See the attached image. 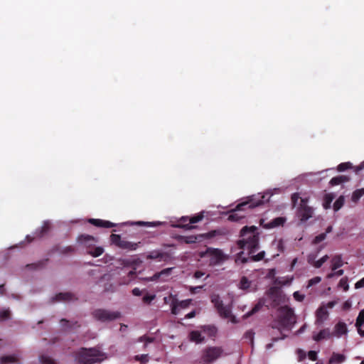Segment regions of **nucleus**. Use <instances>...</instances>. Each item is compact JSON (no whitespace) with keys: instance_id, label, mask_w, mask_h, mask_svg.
<instances>
[{"instance_id":"nucleus-1","label":"nucleus","mask_w":364,"mask_h":364,"mask_svg":"<svg viewBox=\"0 0 364 364\" xmlns=\"http://www.w3.org/2000/svg\"><path fill=\"white\" fill-rule=\"evenodd\" d=\"M282 192V189L280 188H275L269 189L265 191L264 193H257L247 197L243 201L240 203L235 208V209L230 213L228 216V220L230 221H239L240 219L245 217L244 214L240 213V212L246 210L247 208L252 209L257 206L263 204L265 202L269 200L271 196L274 194H279Z\"/></svg>"},{"instance_id":"nucleus-2","label":"nucleus","mask_w":364,"mask_h":364,"mask_svg":"<svg viewBox=\"0 0 364 364\" xmlns=\"http://www.w3.org/2000/svg\"><path fill=\"white\" fill-rule=\"evenodd\" d=\"M241 239L238 241V245L242 250L237 254L235 259L236 262H246L248 257H243L246 253L250 255L255 253L258 249L259 233L256 226L244 227L240 232Z\"/></svg>"},{"instance_id":"nucleus-3","label":"nucleus","mask_w":364,"mask_h":364,"mask_svg":"<svg viewBox=\"0 0 364 364\" xmlns=\"http://www.w3.org/2000/svg\"><path fill=\"white\" fill-rule=\"evenodd\" d=\"M107 358L105 353L97 348H82L75 355L77 364H94Z\"/></svg>"},{"instance_id":"nucleus-4","label":"nucleus","mask_w":364,"mask_h":364,"mask_svg":"<svg viewBox=\"0 0 364 364\" xmlns=\"http://www.w3.org/2000/svg\"><path fill=\"white\" fill-rule=\"evenodd\" d=\"M299 198L301 200L296 215L301 221H306L312 217L314 210L307 205L306 199L300 198L299 193H294L291 196V200L294 205Z\"/></svg>"},{"instance_id":"nucleus-5","label":"nucleus","mask_w":364,"mask_h":364,"mask_svg":"<svg viewBox=\"0 0 364 364\" xmlns=\"http://www.w3.org/2000/svg\"><path fill=\"white\" fill-rule=\"evenodd\" d=\"M201 257H205L209 260L210 264L213 266L222 264L228 258L219 249H208L205 252L201 253Z\"/></svg>"},{"instance_id":"nucleus-6","label":"nucleus","mask_w":364,"mask_h":364,"mask_svg":"<svg viewBox=\"0 0 364 364\" xmlns=\"http://www.w3.org/2000/svg\"><path fill=\"white\" fill-rule=\"evenodd\" d=\"M337 304L336 301H331L327 303H322L316 311V322L323 323L327 321L331 310Z\"/></svg>"},{"instance_id":"nucleus-7","label":"nucleus","mask_w":364,"mask_h":364,"mask_svg":"<svg viewBox=\"0 0 364 364\" xmlns=\"http://www.w3.org/2000/svg\"><path fill=\"white\" fill-rule=\"evenodd\" d=\"M222 355L223 350L220 348L212 347L206 348L200 356V363L203 364L211 363L222 356Z\"/></svg>"},{"instance_id":"nucleus-8","label":"nucleus","mask_w":364,"mask_h":364,"mask_svg":"<svg viewBox=\"0 0 364 364\" xmlns=\"http://www.w3.org/2000/svg\"><path fill=\"white\" fill-rule=\"evenodd\" d=\"M216 329L213 326H204L200 331H193L190 333V339L196 343L204 341L205 336H213L215 334Z\"/></svg>"},{"instance_id":"nucleus-9","label":"nucleus","mask_w":364,"mask_h":364,"mask_svg":"<svg viewBox=\"0 0 364 364\" xmlns=\"http://www.w3.org/2000/svg\"><path fill=\"white\" fill-rule=\"evenodd\" d=\"M203 217V212H201L197 214L196 215L192 216L191 218L188 216H183L178 220L177 223L172 224V226L191 229L193 228L191 225V224L200 222V220H202Z\"/></svg>"},{"instance_id":"nucleus-10","label":"nucleus","mask_w":364,"mask_h":364,"mask_svg":"<svg viewBox=\"0 0 364 364\" xmlns=\"http://www.w3.org/2000/svg\"><path fill=\"white\" fill-rule=\"evenodd\" d=\"M211 301L218 309L221 316L230 319L232 322H235L234 316L231 314L230 307L229 306H224L218 295H213Z\"/></svg>"},{"instance_id":"nucleus-11","label":"nucleus","mask_w":364,"mask_h":364,"mask_svg":"<svg viewBox=\"0 0 364 364\" xmlns=\"http://www.w3.org/2000/svg\"><path fill=\"white\" fill-rule=\"evenodd\" d=\"M95 317L102 321H108L116 319L119 317V313L117 311H109L107 310L99 309L95 311Z\"/></svg>"},{"instance_id":"nucleus-12","label":"nucleus","mask_w":364,"mask_h":364,"mask_svg":"<svg viewBox=\"0 0 364 364\" xmlns=\"http://www.w3.org/2000/svg\"><path fill=\"white\" fill-rule=\"evenodd\" d=\"M191 303V299H186L181 301H178L176 299H173L171 304V313L173 314H178L181 309L187 308Z\"/></svg>"},{"instance_id":"nucleus-13","label":"nucleus","mask_w":364,"mask_h":364,"mask_svg":"<svg viewBox=\"0 0 364 364\" xmlns=\"http://www.w3.org/2000/svg\"><path fill=\"white\" fill-rule=\"evenodd\" d=\"M287 219L284 217H278L274 219H273L269 223H265V220L264 219H262L260 220V225L266 229H272L275 228H278L280 226H283V225L285 223Z\"/></svg>"},{"instance_id":"nucleus-14","label":"nucleus","mask_w":364,"mask_h":364,"mask_svg":"<svg viewBox=\"0 0 364 364\" xmlns=\"http://www.w3.org/2000/svg\"><path fill=\"white\" fill-rule=\"evenodd\" d=\"M294 323V317H293V312L291 310H287L286 311V316L285 318L281 321L280 323L276 326L275 328H277L279 330L289 328L291 324Z\"/></svg>"},{"instance_id":"nucleus-15","label":"nucleus","mask_w":364,"mask_h":364,"mask_svg":"<svg viewBox=\"0 0 364 364\" xmlns=\"http://www.w3.org/2000/svg\"><path fill=\"white\" fill-rule=\"evenodd\" d=\"M348 333L347 326L345 323L339 321L334 326L333 332L332 336L336 338H341V336Z\"/></svg>"},{"instance_id":"nucleus-16","label":"nucleus","mask_w":364,"mask_h":364,"mask_svg":"<svg viewBox=\"0 0 364 364\" xmlns=\"http://www.w3.org/2000/svg\"><path fill=\"white\" fill-rule=\"evenodd\" d=\"M332 337V333L329 328L322 329L319 332L313 334V339L317 342L322 340H328Z\"/></svg>"},{"instance_id":"nucleus-17","label":"nucleus","mask_w":364,"mask_h":364,"mask_svg":"<svg viewBox=\"0 0 364 364\" xmlns=\"http://www.w3.org/2000/svg\"><path fill=\"white\" fill-rule=\"evenodd\" d=\"M239 288L242 290H245L247 291H252L256 290V286L252 284V282L250 281L247 277H243L241 278V280L239 283Z\"/></svg>"},{"instance_id":"nucleus-18","label":"nucleus","mask_w":364,"mask_h":364,"mask_svg":"<svg viewBox=\"0 0 364 364\" xmlns=\"http://www.w3.org/2000/svg\"><path fill=\"white\" fill-rule=\"evenodd\" d=\"M173 269V268L172 267L164 269L160 272L155 274L153 277H150L149 279H147V280L156 281L159 279L160 278H162L163 281H166V278L171 275Z\"/></svg>"},{"instance_id":"nucleus-19","label":"nucleus","mask_w":364,"mask_h":364,"mask_svg":"<svg viewBox=\"0 0 364 364\" xmlns=\"http://www.w3.org/2000/svg\"><path fill=\"white\" fill-rule=\"evenodd\" d=\"M89 223L97 227L112 228L116 226V224L113 223L100 219H90Z\"/></svg>"},{"instance_id":"nucleus-20","label":"nucleus","mask_w":364,"mask_h":364,"mask_svg":"<svg viewBox=\"0 0 364 364\" xmlns=\"http://www.w3.org/2000/svg\"><path fill=\"white\" fill-rule=\"evenodd\" d=\"M78 242L87 247H90L95 244L96 240L90 235H81L78 237Z\"/></svg>"},{"instance_id":"nucleus-21","label":"nucleus","mask_w":364,"mask_h":364,"mask_svg":"<svg viewBox=\"0 0 364 364\" xmlns=\"http://www.w3.org/2000/svg\"><path fill=\"white\" fill-rule=\"evenodd\" d=\"M123 224L124 225H141V226L156 227V226H159V225H161L164 224V223L159 222V221H157V222L138 221V222H135V223L127 222V223H124Z\"/></svg>"},{"instance_id":"nucleus-22","label":"nucleus","mask_w":364,"mask_h":364,"mask_svg":"<svg viewBox=\"0 0 364 364\" xmlns=\"http://www.w3.org/2000/svg\"><path fill=\"white\" fill-rule=\"evenodd\" d=\"M345 360L346 356L343 354L333 353L329 360V363L331 364H340Z\"/></svg>"},{"instance_id":"nucleus-23","label":"nucleus","mask_w":364,"mask_h":364,"mask_svg":"<svg viewBox=\"0 0 364 364\" xmlns=\"http://www.w3.org/2000/svg\"><path fill=\"white\" fill-rule=\"evenodd\" d=\"M18 361V358L15 355H5L1 358L0 363L1 364H12L16 363Z\"/></svg>"},{"instance_id":"nucleus-24","label":"nucleus","mask_w":364,"mask_h":364,"mask_svg":"<svg viewBox=\"0 0 364 364\" xmlns=\"http://www.w3.org/2000/svg\"><path fill=\"white\" fill-rule=\"evenodd\" d=\"M349 181V177L346 176H339L336 177H333L330 181V184L331 186H337L341 183L347 182Z\"/></svg>"},{"instance_id":"nucleus-25","label":"nucleus","mask_w":364,"mask_h":364,"mask_svg":"<svg viewBox=\"0 0 364 364\" xmlns=\"http://www.w3.org/2000/svg\"><path fill=\"white\" fill-rule=\"evenodd\" d=\"M119 247L129 250H135L138 247V244L122 240L120 243H119Z\"/></svg>"},{"instance_id":"nucleus-26","label":"nucleus","mask_w":364,"mask_h":364,"mask_svg":"<svg viewBox=\"0 0 364 364\" xmlns=\"http://www.w3.org/2000/svg\"><path fill=\"white\" fill-rule=\"evenodd\" d=\"M328 255H324L321 259H319L318 260H315V261L314 259H312L311 257H309V262L311 265H313L314 267L319 268L323 265V263H325L328 260Z\"/></svg>"},{"instance_id":"nucleus-27","label":"nucleus","mask_w":364,"mask_h":364,"mask_svg":"<svg viewBox=\"0 0 364 364\" xmlns=\"http://www.w3.org/2000/svg\"><path fill=\"white\" fill-rule=\"evenodd\" d=\"M343 265L342 258L339 255L333 257L331 259V268L333 271Z\"/></svg>"},{"instance_id":"nucleus-28","label":"nucleus","mask_w":364,"mask_h":364,"mask_svg":"<svg viewBox=\"0 0 364 364\" xmlns=\"http://www.w3.org/2000/svg\"><path fill=\"white\" fill-rule=\"evenodd\" d=\"M333 199H334L333 194H332V193L326 194L324 196V200H323V208L325 209L329 208L331 206V203Z\"/></svg>"},{"instance_id":"nucleus-29","label":"nucleus","mask_w":364,"mask_h":364,"mask_svg":"<svg viewBox=\"0 0 364 364\" xmlns=\"http://www.w3.org/2000/svg\"><path fill=\"white\" fill-rule=\"evenodd\" d=\"M73 299V295L70 293H60L56 295L57 301H67Z\"/></svg>"},{"instance_id":"nucleus-30","label":"nucleus","mask_w":364,"mask_h":364,"mask_svg":"<svg viewBox=\"0 0 364 364\" xmlns=\"http://www.w3.org/2000/svg\"><path fill=\"white\" fill-rule=\"evenodd\" d=\"M364 195V188H360L355 191L353 193L351 199L353 202L356 203Z\"/></svg>"},{"instance_id":"nucleus-31","label":"nucleus","mask_w":364,"mask_h":364,"mask_svg":"<svg viewBox=\"0 0 364 364\" xmlns=\"http://www.w3.org/2000/svg\"><path fill=\"white\" fill-rule=\"evenodd\" d=\"M104 252V249L102 247H96L94 249L88 250V253L92 257H97Z\"/></svg>"},{"instance_id":"nucleus-32","label":"nucleus","mask_w":364,"mask_h":364,"mask_svg":"<svg viewBox=\"0 0 364 364\" xmlns=\"http://www.w3.org/2000/svg\"><path fill=\"white\" fill-rule=\"evenodd\" d=\"M353 164L350 162H345L340 164L338 167L337 170L339 172L345 171L346 170L353 168Z\"/></svg>"},{"instance_id":"nucleus-33","label":"nucleus","mask_w":364,"mask_h":364,"mask_svg":"<svg viewBox=\"0 0 364 364\" xmlns=\"http://www.w3.org/2000/svg\"><path fill=\"white\" fill-rule=\"evenodd\" d=\"M344 203V198L343 196H340L333 203V209L335 211L338 210Z\"/></svg>"},{"instance_id":"nucleus-34","label":"nucleus","mask_w":364,"mask_h":364,"mask_svg":"<svg viewBox=\"0 0 364 364\" xmlns=\"http://www.w3.org/2000/svg\"><path fill=\"white\" fill-rule=\"evenodd\" d=\"M50 228V223L46 221V222H44L42 228H41V232H35V235H36L37 237H41L43 235L44 233H46L48 229Z\"/></svg>"},{"instance_id":"nucleus-35","label":"nucleus","mask_w":364,"mask_h":364,"mask_svg":"<svg viewBox=\"0 0 364 364\" xmlns=\"http://www.w3.org/2000/svg\"><path fill=\"white\" fill-rule=\"evenodd\" d=\"M338 287L342 288L345 291H348L349 288L348 279L346 278H342L338 283Z\"/></svg>"},{"instance_id":"nucleus-36","label":"nucleus","mask_w":364,"mask_h":364,"mask_svg":"<svg viewBox=\"0 0 364 364\" xmlns=\"http://www.w3.org/2000/svg\"><path fill=\"white\" fill-rule=\"evenodd\" d=\"M293 280V277H282L277 280L278 284L281 285H287L290 284Z\"/></svg>"},{"instance_id":"nucleus-37","label":"nucleus","mask_w":364,"mask_h":364,"mask_svg":"<svg viewBox=\"0 0 364 364\" xmlns=\"http://www.w3.org/2000/svg\"><path fill=\"white\" fill-rule=\"evenodd\" d=\"M364 324V309L359 313L356 320V326H362Z\"/></svg>"},{"instance_id":"nucleus-38","label":"nucleus","mask_w":364,"mask_h":364,"mask_svg":"<svg viewBox=\"0 0 364 364\" xmlns=\"http://www.w3.org/2000/svg\"><path fill=\"white\" fill-rule=\"evenodd\" d=\"M10 312L8 309H3L0 311V321H4L9 318Z\"/></svg>"},{"instance_id":"nucleus-39","label":"nucleus","mask_w":364,"mask_h":364,"mask_svg":"<svg viewBox=\"0 0 364 364\" xmlns=\"http://www.w3.org/2000/svg\"><path fill=\"white\" fill-rule=\"evenodd\" d=\"M321 281V278L320 277H315L311 279L309 281L307 288H309L315 284H318Z\"/></svg>"},{"instance_id":"nucleus-40","label":"nucleus","mask_w":364,"mask_h":364,"mask_svg":"<svg viewBox=\"0 0 364 364\" xmlns=\"http://www.w3.org/2000/svg\"><path fill=\"white\" fill-rule=\"evenodd\" d=\"M40 362L41 364H53V360L48 356H41Z\"/></svg>"},{"instance_id":"nucleus-41","label":"nucleus","mask_w":364,"mask_h":364,"mask_svg":"<svg viewBox=\"0 0 364 364\" xmlns=\"http://www.w3.org/2000/svg\"><path fill=\"white\" fill-rule=\"evenodd\" d=\"M293 296L294 299L297 301H302L305 298L304 294H301L299 291H295L293 294Z\"/></svg>"},{"instance_id":"nucleus-42","label":"nucleus","mask_w":364,"mask_h":364,"mask_svg":"<svg viewBox=\"0 0 364 364\" xmlns=\"http://www.w3.org/2000/svg\"><path fill=\"white\" fill-rule=\"evenodd\" d=\"M111 240L113 243L117 244L118 246L119 243H120L122 241L119 235L114 234L111 235Z\"/></svg>"},{"instance_id":"nucleus-43","label":"nucleus","mask_w":364,"mask_h":364,"mask_svg":"<svg viewBox=\"0 0 364 364\" xmlns=\"http://www.w3.org/2000/svg\"><path fill=\"white\" fill-rule=\"evenodd\" d=\"M156 296L154 294H146L143 297V301L146 303H150L155 299Z\"/></svg>"},{"instance_id":"nucleus-44","label":"nucleus","mask_w":364,"mask_h":364,"mask_svg":"<svg viewBox=\"0 0 364 364\" xmlns=\"http://www.w3.org/2000/svg\"><path fill=\"white\" fill-rule=\"evenodd\" d=\"M343 274V270L340 269V270H338L336 272H333L328 274L327 277L328 279H331V278H332V277H333L335 276H336V277L341 276Z\"/></svg>"},{"instance_id":"nucleus-45","label":"nucleus","mask_w":364,"mask_h":364,"mask_svg":"<svg viewBox=\"0 0 364 364\" xmlns=\"http://www.w3.org/2000/svg\"><path fill=\"white\" fill-rule=\"evenodd\" d=\"M343 274V270L340 269V270H338L336 272H333L328 274L327 277L328 279H331V278H332V277H333L335 276H336V277L341 276Z\"/></svg>"},{"instance_id":"nucleus-46","label":"nucleus","mask_w":364,"mask_h":364,"mask_svg":"<svg viewBox=\"0 0 364 364\" xmlns=\"http://www.w3.org/2000/svg\"><path fill=\"white\" fill-rule=\"evenodd\" d=\"M264 256V252H261L259 254H257V255L252 256L250 258L252 259V260H254V261H259L262 259H263Z\"/></svg>"},{"instance_id":"nucleus-47","label":"nucleus","mask_w":364,"mask_h":364,"mask_svg":"<svg viewBox=\"0 0 364 364\" xmlns=\"http://www.w3.org/2000/svg\"><path fill=\"white\" fill-rule=\"evenodd\" d=\"M326 238V233H321L316 236L314 239V243H319Z\"/></svg>"},{"instance_id":"nucleus-48","label":"nucleus","mask_w":364,"mask_h":364,"mask_svg":"<svg viewBox=\"0 0 364 364\" xmlns=\"http://www.w3.org/2000/svg\"><path fill=\"white\" fill-rule=\"evenodd\" d=\"M351 306H352V302L350 300H347L343 304V306H342V309L345 311H348L349 310L350 308H351Z\"/></svg>"},{"instance_id":"nucleus-49","label":"nucleus","mask_w":364,"mask_h":364,"mask_svg":"<svg viewBox=\"0 0 364 364\" xmlns=\"http://www.w3.org/2000/svg\"><path fill=\"white\" fill-rule=\"evenodd\" d=\"M308 357L311 360H316L317 357V353L316 351L311 350L308 353Z\"/></svg>"},{"instance_id":"nucleus-50","label":"nucleus","mask_w":364,"mask_h":364,"mask_svg":"<svg viewBox=\"0 0 364 364\" xmlns=\"http://www.w3.org/2000/svg\"><path fill=\"white\" fill-rule=\"evenodd\" d=\"M260 304H257L253 309L252 310L250 311V312H248L245 316V317H247V316H250V315L253 314L255 312L259 310V309L260 308Z\"/></svg>"},{"instance_id":"nucleus-51","label":"nucleus","mask_w":364,"mask_h":364,"mask_svg":"<svg viewBox=\"0 0 364 364\" xmlns=\"http://www.w3.org/2000/svg\"><path fill=\"white\" fill-rule=\"evenodd\" d=\"M362 287H364V277L362 278L358 282H357L355 283V289H360V288H362Z\"/></svg>"},{"instance_id":"nucleus-52","label":"nucleus","mask_w":364,"mask_h":364,"mask_svg":"<svg viewBox=\"0 0 364 364\" xmlns=\"http://www.w3.org/2000/svg\"><path fill=\"white\" fill-rule=\"evenodd\" d=\"M363 169H364V161L359 166L354 167V171L356 173H358L359 171H362Z\"/></svg>"},{"instance_id":"nucleus-53","label":"nucleus","mask_w":364,"mask_h":364,"mask_svg":"<svg viewBox=\"0 0 364 364\" xmlns=\"http://www.w3.org/2000/svg\"><path fill=\"white\" fill-rule=\"evenodd\" d=\"M196 239H197L196 237L191 236V237H186L185 242L186 243H193V242H196Z\"/></svg>"},{"instance_id":"nucleus-54","label":"nucleus","mask_w":364,"mask_h":364,"mask_svg":"<svg viewBox=\"0 0 364 364\" xmlns=\"http://www.w3.org/2000/svg\"><path fill=\"white\" fill-rule=\"evenodd\" d=\"M162 255L157 253V252H151L150 253V255L148 256L149 258H151V259H156V258H159L160 257H161Z\"/></svg>"},{"instance_id":"nucleus-55","label":"nucleus","mask_w":364,"mask_h":364,"mask_svg":"<svg viewBox=\"0 0 364 364\" xmlns=\"http://www.w3.org/2000/svg\"><path fill=\"white\" fill-rule=\"evenodd\" d=\"M297 353H298V355H299L300 359H303L306 356L305 352L304 350H301V349H299L297 350Z\"/></svg>"},{"instance_id":"nucleus-56","label":"nucleus","mask_w":364,"mask_h":364,"mask_svg":"<svg viewBox=\"0 0 364 364\" xmlns=\"http://www.w3.org/2000/svg\"><path fill=\"white\" fill-rule=\"evenodd\" d=\"M132 294L134 295V296H140L141 294V290L139 289V288H134L133 290H132Z\"/></svg>"},{"instance_id":"nucleus-57","label":"nucleus","mask_w":364,"mask_h":364,"mask_svg":"<svg viewBox=\"0 0 364 364\" xmlns=\"http://www.w3.org/2000/svg\"><path fill=\"white\" fill-rule=\"evenodd\" d=\"M204 275V273L202 272H196L194 274V277L197 279H199L200 277H202Z\"/></svg>"},{"instance_id":"nucleus-58","label":"nucleus","mask_w":364,"mask_h":364,"mask_svg":"<svg viewBox=\"0 0 364 364\" xmlns=\"http://www.w3.org/2000/svg\"><path fill=\"white\" fill-rule=\"evenodd\" d=\"M68 323H69V321H66L65 319H63L60 321V325L63 328H66Z\"/></svg>"},{"instance_id":"nucleus-59","label":"nucleus","mask_w":364,"mask_h":364,"mask_svg":"<svg viewBox=\"0 0 364 364\" xmlns=\"http://www.w3.org/2000/svg\"><path fill=\"white\" fill-rule=\"evenodd\" d=\"M196 315V312L193 311H191L190 313H188L186 316V318H191L193 317H194Z\"/></svg>"},{"instance_id":"nucleus-60","label":"nucleus","mask_w":364,"mask_h":364,"mask_svg":"<svg viewBox=\"0 0 364 364\" xmlns=\"http://www.w3.org/2000/svg\"><path fill=\"white\" fill-rule=\"evenodd\" d=\"M361 326H356L357 328H358V333L361 336H364V331H363L361 329Z\"/></svg>"},{"instance_id":"nucleus-61","label":"nucleus","mask_w":364,"mask_h":364,"mask_svg":"<svg viewBox=\"0 0 364 364\" xmlns=\"http://www.w3.org/2000/svg\"><path fill=\"white\" fill-rule=\"evenodd\" d=\"M200 288V287H191V292L195 293L196 291H197V289H199Z\"/></svg>"},{"instance_id":"nucleus-62","label":"nucleus","mask_w":364,"mask_h":364,"mask_svg":"<svg viewBox=\"0 0 364 364\" xmlns=\"http://www.w3.org/2000/svg\"><path fill=\"white\" fill-rule=\"evenodd\" d=\"M327 171H328V169L323 170V171H318V172L316 173L315 174L316 175H321V174L324 173L325 172H326Z\"/></svg>"},{"instance_id":"nucleus-63","label":"nucleus","mask_w":364,"mask_h":364,"mask_svg":"<svg viewBox=\"0 0 364 364\" xmlns=\"http://www.w3.org/2000/svg\"><path fill=\"white\" fill-rule=\"evenodd\" d=\"M272 346V344H271V343H270V344H268V345H267V349H269V348H270Z\"/></svg>"},{"instance_id":"nucleus-64","label":"nucleus","mask_w":364,"mask_h":364,"mask_svg":"<svg viewBox=\"0 0 364 364\" xmlns=\"http://www.w3.org/2000/svg\"><path fill=\"white\" fill-rule=\"evenodd\" d=\"M331 227H329V228H328V230H327V232H331Z\"/></svg>"}]
</instances>
